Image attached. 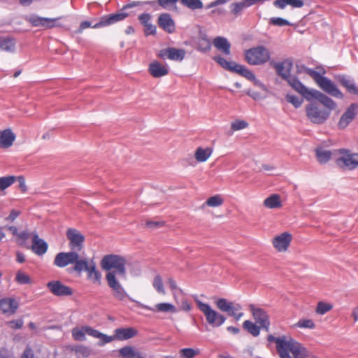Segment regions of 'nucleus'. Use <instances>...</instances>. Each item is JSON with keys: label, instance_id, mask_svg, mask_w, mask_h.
Instances as JSON below:
<instances>
[{"label": "nucleus", "instance_id": "nucleus-14", "mask_svg": "<svg viewBox=\"0 0 358 358\" xmlns=\"http://www.w3.org/2000/svg\"><path fill=\"white\" fill-rule=\"evenodd\" d=\"M78 257V252L71 250L69 252H61L56 255L54 259V265L59 268H64L69 264H73Z\"/></svg>", "mask_w": 358, "mask_h": 358}, {"label": "nucleus", "instance_id": "nucleus-61", "mask_svg": "<svg viewBox=\"0 0 358 358\" xmlns=\"http://www.w3.org/2000/svg\"><path fill=\"white\" fill-rule=\"evenodd\" d=\"M164 224L163 221H147L145 225L150 229H157L162 227Z\"/></svg>", "mask_w": 358, "mask_h": 358}, {"label": "nucleus", "instance_id": "nucleus-38", "mask_svg": "<svg viewBox=\"0 0 358 358\" xmlns=\"http://www.w3.org/2000/svg\"><path fill=\"white\" fill-rule=\"evenodd\" d=\"M113 294L114 297L120 301H124V299L128 298L130 301H134L136 303V300L131 298L124 289V287L122 286V285H119L118 287H115L113 289Z\"/></svg>", "mask_w": 358, "mask_h": 358}, {"label": "nucleus", "instance_id": "nucleus-40", "mask_svg": "<svg viewBox=\"0 0 358 358\" xmlns=\"http://www.w3.org/2000/svg\"><path fill=\"white\" fill-rule=\"evenodd\" d=\"M254 6L251 0H243L241 2L233 3L231 5V13L234 15L238 14L243 8Z\"/></svg>", "mask_w": 358, "mask_h": 358}, {"label": "nucleus", "instance_id": "nucleus-25", "mask_svg": "<svg viewBox=\"0 0 358 358\" xmlns=\"http://www.w3.org/2000/svg\"><path fill=\"white\" fill-rule=\"evenodd\" d=\"M18 303L11 298H4L0 300V310L7 315H13L17 309Z\"/></svg>", "mask_w": 358, "mask_h": 358}, {"label": "nucleus", "instance_id": "nucleus-21", "mask_svg": "<svg viewBox=\"0 0 358 358\" xmlns=\"http://www.w3.org/2000/svg\"><path fill=\"white\" fill-rule=\"evenodd\" d=\"M48 248V243L43 239L40 238L36 232L32 233V252L38 256H43L46 253Z\"/></svg>", "mask_w": 358, "mask_h": 358}, {"label": "nucleus", "instance_id": "nucleus-57", "mask_svg": "<svg viewBox=\"0 0 358 358\" xmlns=\"http://www.w3.org/2000/svg\"><path fill=\"white\" fill-rule=\"evenodd\" d=\"M197 49L201 52H207L211 48V42L210 40H201L199 39L197 44Z\"/></svg>", "mask_w": 358, "mask_h": 358}, {"label": "nucleus", "instance_id": "nucleus-15", "mask_svg": "<svg viewBox=\"0 0 358 358\" xmlns=\"http://www.w3.org/2000/svg\"><path fill=\"white\" fill-rule=\"evenodd\" d=\"M128 14L122 10L120 13H113L108 15H103L101 17L99 22L92 26L93 29H99L113 24L115 22L122 21L127 17Z\"/></svg>", "mask_w": 358, "mask_h": 358}, {"label": "nucleus", "instance_id": "nucleus-1", "mask_svg": "<svg viewBox=\"0 0 358 358\" xmlns=\"http://www.w3.org/2000/svg\"><path fill=\"white\" fill-rule=\"evenodd\" d=\"M337 162L345 171H352L358 167V152L342 148L337 150Z\"/></svg>", "mask_w": 358, "mask_h": 358}, {"label": "nucleus", "instance_id": "nucleus-58", "mask_svg": "<svg viewBox=\"0 0 358 358\" xmlns=\"http://www.w3.org/2000/svg\"><path fill=\"white\" fill-rule=\"evenodd\" d=\"M270 23L278 27H285L290 24L288 20L282 17H272L270 19Z\"/></svg>", "mask_w": 358, "mask_h": 358}, {"label": "nucleus", "instance_id": "nucleus-39", "mask_svg": "<svg viewBox=\"0 0 358 358\" xmlns=\"http://www.w3.org/2000/svg\"><path fill=\"white\" fill-rule=\"evenodd\" d=\"M234 73H236L250 81L255 80V75L253 72L243 65L238 64Z\"/></svg>", "mask_w": 358, "mask_h": 358}, {"label": "nucleus", "instance_id": "nucleus-50", "mask_svg": "<svg viewBox=\"0 0 358 358\" xmlns=\"http://www.w3.org/2000/svg\"><path fill=\"white\" fill-rule=\"evenodd\" d=\"M15 280L20 285H27L31 283V280L29 276L21 271H18L16 273Z\"/></svg>", "mask_w": 358, "mask_h": 358}, {"label": "nucleus", "instance_id": "nucleus-36", "mask_svg": "<svg viewBox=\"0 0 358 358\" xmlns=\"http://www.w3.org/2000/svg\"><path fill=\"white\" fill-rule=\"evenodd\" d=\"M243 328L252 336L257 337L260 334L262 327L250 320H245L243 323Z\"/></svg>", "mask_w": 358, "mask_h": 358}, {"label": "nucleus", "instance_id": "nucleus-44", "mask_svg": "<svg viewBox=\"0 0 358 358\" xmlns=\"http://www.w3.org/2000/svg\"><path fill=\"white\" fill-rule=\"evenodd\" d=\"M199 352V349L186 348L180 350L179 355L180 358H194Z\"/></svg>", "mask_w": 358, "mask_h": 358}, {"label": "nucleus", "instance_id": "nucleus-23", "mask_svg": "<svg viewBox=\"0 0 358 358\" xmlns=\"http://www.w3.org/2000/svg\"><path fill=\"white\" fill-rule=\"evenodd\" d=\"M158 25L165 31L171 34L176 30L175 22L169 13H162L158 17Z\"/></svg>", "mask_w": 358, "mask_h": 358}, {"label": "nucleus", "instance_id": "nucleus-52", "mask_svg": "<svg viewBox=\"0 0 358 358\" xmlns=\"http://www.w3.org/2000/svg\"><path fill=\"white\" fill-rule=\"evenodd\" d=\"M152 286L157 291L158 293L162 294H165L162 278L159 275H157L155 277L152 282Z\"/></svg>", "mask_w": 358, "mask_h": 358}, {"label": "nucleus", "instance_id": "nucleus-26", "mask_svg": "<svg viewBox=\"0 0 358 358\" xmlns=\"http://www.w3.org/2000/svg\"><path fill=\"white\" fill-rule=\"evenodd\" d=\"M15 134L10 129H6L3 131H0V148H8L12 146L15 140Z\"/></svg>", "mask_w": 358, "mask_h": 358}, {"label": "nucleus", "instance_id": "nucleus-13", "mask_svg": "<svg viewBox=\"0 0 358 358\" xmlns=\"http://www.w3.org/2000/svg\"><path fill=\"white\" fill-rule=\"evenodd\" d=\"M47 287L50 292L55 296L62 297L68 296L73 294L72 289L64 285L59 280H52L47 283Z\"/></svg>", "mask_w": 358, "mask_h": 358}, {"label": "nucleus", "instance_id": "nucleus-33", "mask_svg": "<svg viewBox=\"0 0 358 358\" xmlns=\"http://www.w3.org/2000/svg\"><path fill=\"white\" fill-rule=\"evenodd\" d=\"M338 80L341 85L345 87L349 93L358 95V87L352 79L345 76H340Z\"/></svg>", "mask_w": 358, "mask_h": 358}, {"label": "nucleus", "instance_id": "nucleus-11", "mask_svg": "<svg viewBox=\"0 0 358 358\" xmlns=\"http://www.w3.org/2000/svg\"><path fill=\"white\" fill-rule=\"evenodd\" d=\"M306 115L312 122L320 124L327 119L329 113L319 109L314 103H311L306 106Z\"/></svg>", "mask_w": 358, "mask_h": 358}, {"label": "nucleus", "instance_id": "nucleus-24", "mask_svg": "<svg viewBox=\"0 0 358 358\" xmlns=\"http://www.w3.org/2000/svg\"><path fill=\"white\" fill-rule=\"evenodd\" d=\"M291 241V234L287 232H284L273 238V245L278 251H285L289 245Z\"/></svg>", "mask_w": 358, "mask_h": 358}, {"label": "nucleus", "instance_id": "nucleus-49", "mask_svg": "<svg viewBox=\"0 0 358 358\" xmlns=\"http://www.w3.org/2000/svg\"><path fill=\"white\" fill-rule=\"evenodd\" d=\"M333 308V305L323 301H320L317 303L315 312L320 315H323Z\"/></svg>", "mask_w": 358, "mask_h": 358}, {"label": "nucleus", "instance_id": "nucleus-18", "mask_svg": "<svg viewBox=\"0 0 358 358\" xmlns=\"http://www.w3.org/2000/svg\"><path fill=\"white\" fill-rule=\"evenodd\" d=\"M286 81L295 91L301 94L304 99L307 101L310 100L314 89L307 88L295 76H292Z\"/></svg>", "mask_w": 358, "mask_h": 358}, {"label": "nucleus", "instance_id": "nucleus-62", "mask_svg": "<svg viewBox=\"0 0 358 358\" xmlns=\"http://www.w3.org/2000/svg\"><path fill=\"white\" fill-rule=\"evenodd\" d=\"M138 20H139L141 24H143V26H145V24H148L150 22V21L151 20V15L149 13H145L141 14L138 16Z\"/></svg>", "mask_w": 358, "mask_h": 358}, {"label": "nucleus", "instance_id": "nucleus-47", "mask_svg": "<svg viewBox=\"0 0 358 358\" xmlns=\"http://www.w3.org/2000/svg\"><path fill=\"white\" fill-rule=\"evenodd\" d=\"M116 275L117 274L115 273V271H108L106 275L108 285L111 289L115 287H118L121 285L120 282L117 280Z\"/></svg>", "mask_w": 358, "mask_h": 358}, {"label": "nucleus", "instance_id": "nucleus-54", "mask_svg": "<svg viewBox=\"0 0 358 358\" xmlns=\"http://www.w3.org/2000/svg\"><path fill=\"white\" fill-rule=\"evenodd\" d=\"M74 350L78 357H87L91 354V350L87 346L77 345Z\"/></svg>", "mask_w": 358, "mask_h": 358}, {"label": "nucleus", "instance_id": "nucleus-12", "mask_svg": "<svg viewBox=\"0 0 358 358\" xmlns=\"http://www.w3.org/2000/svg\"><path fill=\"white\" fill-rule=\"evenodd\" d=\"M59 18H48L41 17L36 14H31L25 17V20L30 23L33 27H42L46 29H51L57 26L56 21Z\"/></svg>", "mask_w": 358, "mask_h": 358}, {"label": "nucleus", "instance_id": "nucleus-48", "mask_svg": "<svg viewBox=\"0 0 358 358\" xmlns=\"http://www.w3.org/2000/svg\"><path fill=\"white\" fill-rule=\"evenodd\" d=\"M116 275L117 274L115 273V271H108L106 275L108 285L111 289L115 287H118L121 285L120 282L117 280Z\"/></svg>", "mask_w": 358, "mask_h": 358}, {"label": "nucleus", "instance_id": "nucleus-63", "mask_svg": "<svg viewBox=\"0 0 358 358\" xmlns=\"http://www.w3.org/2000/svg\"><path fill=\"white\" fill-rule=\"evenodd\" d=\"M144 27H145V34L146 36L154 35L156 34L157 28L151 22H150L148 24H145Z\"/></svg>", "mask_w": 358, "mask_h": 358}, {"label": "nucleus", "instance_id": "nucleus-10", "mask_svg": "<svg viewBox=\"0 0 358 358\" xmlns=\"http://www.w3.org/2000/svg\"><path fill=\"white\" fill-rule=\"evenodd\" d=\"M249 308L257 324L265 331L268 332L270 329V320L268 313L262 308L256 307L250 304Z\"/></svg>", "mask_w": 358, "mask_h": 358}, {"label": "nucleus", "instance_id": "nucleus-51", "mask_svg": "<svg viewBox=\"0 0 358 358\" xmlns=\"http://www.w3.org/2000/svg\"><path fill=\"white\" fill-rule=\"evenodd\" d=\"M223 203V199L220 195H215L209 199L204 203V205H207L210 207H218Z\"/></svg>", "mask_w": 358, "mask_h": 358}, {"label": "nucleus", "instance_id": "nucleus-20", "mask_svg": "<svg viewBox=\"0 0 358 358\" xmlns=\"http://www.w3.org/2000/svg\"><path fill=\"white\" fill-rule=\"evenodd\" d=\"M184 49H178L176 48H167L159 51L158 56L162 59L168 58L173 61L181 62L185 56Z\"/></svg>", "mask_w": 358, "mask_h": 358}, {"label": "nucleus", "instance_id": "nucleus-19", "mask_svg": "<svg viewBox=\"0 0 358 358\" xmlns=\"http://www.w3.org/2000/svg\"><path fill=\"white\" fill-rule=\"evenodd\" d=\"M277 73L285 80H287L290 77L291 71L293 67V62L291 59H286L281 62L273 63Z\"/></svg>", "mask_w": 358, "mask_h": 358}, {"label": "nucleus", "instance_id": "nucleus-28", "mask_svg": "<svg viewBox=\"0 0 358 358\" xmlns=\"http://www.w3.org/2000/svg\"><path fill=\"white\" fill-rule=\"evenodd\" d=\"M314 100L320 101L329 109H333L334 107V102L331 99L316 90L313 92L309 101Z\"/></svg>", "mask_w": 358, "mask_h": 358}, {"label": "nucleus", "instance_id": "nucleus-3", "mask_svg": "<svg viewBox=\"0 0 358 358\" xmlns=\"http://www.w3.org/2000/svg\"><path fill=\"white\" fill-rule=\"evenodd\" d=\"M196 303L200 311L205 315L206 322L211 327H219L225 322L226 317L213 309L208 303H203L199 300H196Z\"/></svg>", "mask_w": 358, "mask_h": 358}, {"label": "nucleus", "instance_id": "nucleus-56", "mask_svg": "<svg viewBox=\"0 0 358 358\" xmlns=\"http://www.w3.org/2000/svg\"><path fill=\"white\" fill-rule=\"evenodd\" d=\"M296 326L299 328H306L313 329L315 328V323L312 320L310 319H301L299 320Z\"/></svg>", "mask_w": 358, "mask_h": 358}, {"label": "nucleus", "instance_id": "nucleus-60", "mask_svg": "<svg viewBox=\"0 0 358 358\" xmlns=\"http://www.w3.org/2000/svg\"><path fill=\"white\" fill-rule=\"evenodd\" d=\"M248 124L244 120H236L231 123V127L234 131H238L245 129L248 127Z\"/></svg>", "mask_w": 358, "mask_h": 358}, {"label": "nucleus", "instance_id": "nucleus-64", "mask_svg": "<svg viewBox=\"0 0 358 358\" xmlns=\"http://www.w3.org/2000/svg\"><path fill=\"white\" fill-rule=\"evenodd\" d=\"M9 324L11 328L15 329H19L22 327L24 322L22 319H18L10 321Z\"/></svg>", "mask_w": 358, "mask_h": 358}, {"label": "nucleus", "instance_id": "nucleus-8", "mask_svg": "<svg viewBox=\"0 0 358 358\" xmlns=\"http://www.w3.org/2000/svg\"><path fill=\"white\" fill-rule=\"evenodd\" d=\"M71 334L73 338L76 341H85L86 334L101 341L102 333L88 325L74 327L72 329Z\"/></svg>", "mask_w": 358, "mask_h": 358}, {"label": "nucleus", "instance_id": "nucleus-31", "mask_svg": "<svg viewBox=\"0 0 358 358\" xmlns=\"http://www.w3.org/2000/svg\"><path fill=\"white\" fill-rule=\"evenodd\" d=\"M213 150V148L210 147L206 148H197L194 154L196 160L199 162H205L211 156Z\"/></svg>", "mask_w": 358, "mask_h": 358}, {"label": "nucleus", "instance_id": "nucleus-6", "mask_svg": "<svg viewBox=\"0 0 358 358\" xmlns=\"http://www.w3.org/2000/svg\"><path fill=\"white\" fill-rule=\"evenodd\" d=\"M306 73L309 75L324 92L331 95L336 94V85L331 80L322 76L320 72L313 69L307 68L306 69Z\"/></svg>", "mask_w": 358, "mask_h": 358}, {"label": "nucleus", "instance_id": "nucleus-27", "mask_svg": "<svg viewBox=\"0 0 358 358\" xmlns=\"http://www.w3.org/2000/svg\"><path fill=\"white\" fill-rule=\"evenodd\" d=\"M273 6L280 10H284L287 6L292 8H299L304 6V1L303 0H275L273 1Z\"/></svg>", "mask_w": 358, "mask_h": 358}, {"label": "nucleus", "instance_id": "nucleus-29", "mask_svg": "<svg viewBox=\"0 0 358 358\" xmlns=\"http://www.w3.org/2000/svg\"><path fill=\"white\" fill-rule=\"evenodd\" d=\"M149 72L154 78H160L168 74L169 71L166 67L158 62H154L149 66Z\"/></svg>", "mask_w": 358, "mask_h": 358}, {"label": "nucleus", "instance_id": "nucleus-17", "mask_svg": "<svg viewBox=\"0 0 358 358\" xmlns=\"http://www.w3.org/2000/svg\"><path fill=\"white\" fill-rule=\"evenodd\" d=\"M329 146V142H323L315 148V157L320 164H325L331 159L333 151Z\"/></svg>", "mask_w": 358, "mask_h": 358}, {"label": "nucleus", "instance_id": "nucleus-9", "mask_svg": "<svg viewBox=\"0 0 358 358\" xmlns=\"http://www.w3.org/2000/svg\"><path fill=\"white\" fill-rule=\"evenodd\" d=\"M66 237L69 241V248L71 250L78 252L83 248L85 236L78 229L69 228L66 232Z\"/></svg>", "mask_w": 358, "mask_h": 358}, {"label": "nucleus", "instance_id": "nucleus-59", "mask_svg": "<svg viewBox=\"0 0 358 358\" xmlns=\"http://www.w3.org/2000/svg\"><path fill=\"white\" fill-rule=\"evenodd\" d=\"M178 0H157V3L164 9H169L172 6H175Z\"/></svg>", "mask_w": 358, "mask_h": 358}, {"label": "nucleus", "instance_id": "nucleus-22", "mask_svg": "<svg viewBox=\"0 0 358 358\" xmlns=\"http://www.w3.org/2000/svg\"><path fill=\"white\" fill-rule=\"evenodd\" d=\"M136 303L141 308L151 310L153 312H161V313H176V307L170 303H157L154 307H151L141 303L140 301H136Z\"/></svg>", "mask_w": 358, "mask_h": 358}, {"label": "nucleus", "instance_id": "nucleus-41", "mask_svg": "<svg viewBox=\"0 0 358 358\" xmlns=\"http://www.w3.org/2000/svg\"><path fill=\"white\" fill-rule=\"evenodd\" d=\"M86 272H87L88 278L92 279L94 282L100 284L101 275L100 272L96 270V265L92 261L90 262V266L88 271H86Z\"/></svg>", "mask_w": 358, "mask_h": 358}, {"label": "nucleus", "instance_id": "nucleus-5", "mask_svg": "<svg viewBox=\"0 0 358 358\" xmlns=\"http://www.w3.org/2000/svg\"><path fill=\"white\" fill-rule=\"evenodd\" d=\"M138 334L136 329L133 327L128 328H117L114 330V334L113 336H108L102 333L101 341L98 342V345L103 346L104 345L109 343L115 340L117 341H125L130 339L136 336Z\"/></svg>", "mask_w": 358, "mask_h": 358}, {"label": "nucleus", "instance_id": "nucleus-55", "mask_svg": "<svg viewBox=\"0 0 358 358\" xmlns=\"http://www.w3.org/2000/svg\"><path fill=\"white\" fill-rule=\"evenodd\" d=\"M285 99L288 103H292L296 108H299L303 103V99L292 94H287Z\"/></svg>", "mask_w": 358, "mask_h": 358}, {"label": "nucleus", "instance_id": "nucleus-7", "mask_svg": "<svg viewBox=\"0 0 358 358\" xmlns=\"http://www.w3.org/2000/svg\"><path fill=\"white\" fill-rule=\"evenodd\" d=\"M358 115V103H352L348 106L341 115L337 127L341 130H345L355 119Z\"/></svg>", "mask_w": 358, "mask_h": 358}, {"label": "nucleus", "instance_id": "nucleus-34", "mask_svg": "<svg viewBox=\"0 0 358 358\" xmlns=\"http://www.w3.org/2000/svg\"><path fill=\"white\" fill-rule=\"evenodd\" d=\"M0 49L8 52H13L15 50V40L10 37H0Z\"/></svg>", "mask_w": 358, "mask_h": 358}, {"label": "nucleus", "instance_id": "nucleus-35", "mask_svg": "<svg viewBox=\"0 0 358 358\" xmlns=\"http://www.w3.org/2000/svg\"><path fill=\"white\" fill-rule=\"evenodd\" d=\"M214 61L219 64L223 69L231 72H234L237 63L235 62H229L224 57L218 55L213 57Z\"/></svg>", "mask_w": 358, "mask_h": 358}, {"label": "nucleus", "instance_id": "nucleus-46", "mask_svg": "<svg viewBox=\"0 0 358 358\" xmlns=\"http://www.w3.org/2000/svg\"><path fill=\"white\" fill-rule=\"evenodd\" d=\"M233 303V302L229 301L227 299L224 298H220L218 299L215 301V305L217 308L222 311L227 313L231 309V306Z\"/></svg>", "mask_w": 358, "mask_h": 358}, {"label": "nucleus", "instance_id": "nucleus-42", "mask_svg": "<svg viewBox=\"0 0 358 358\" xmlns=\"http://www.w3.org/2000/svg\"><path fill=\"white\" fill-rule=\"evenodd\" d=\"M241 309L242 306L241 304L233 303L231 306V309L227 313L229 316H231L234 317L236 321H238L243 316V313L241 311Z\"/></svg>", "mask_w": 358, "mask_h": 358}, {"label": "nucleus", "instance_id": "nucleus-53", "mask_svg": "<svg viewBox=\"0 0 358 358\" xmlns=\"http://www.w3.org/2000/svg\"><path fill=\"white\" fill-rule=\"evenodd\" d=\"M119 352L123 358H135L136 351H134L132 347L126 346L122 348L119 350Z\"/></svg>", "mask_w": 358, "mask_h": 358}, {"label": "nucleus", "instance_id": "nucleus-16", "mask_svg": "<svg viewBox=\"0 0 358 358\" xmlns=\"http://www.w3.org/2000/svg\"><path fill=\"white\" fill-rule=\"evenodd\" d=\"M294 341L292 338L286 336H282L280 340H278L276 350L280 358H292L289 352Z\"/></svg>", "mask_w": 358, "mask_h": 358}, {"label": "nucleus", "instance_id": "nucleus-2", "mask_svg": "<svg viewBox=\"0 0 358 358\" xmlns=\"http://www.w3.org/2000/svg\"><path fill=\"white\" fill-rule=\"evenodd\" d=\"M245 57L246 62L250 65H262L270 59L271 54L266 48L259 45L247 50Z\"/></svg>", "mask_w": 358, "mask_h": 358}, {"label": "nucleus", "instance_id": "nucleus-43", "mask_svg": "<svg viewBox=\"0 0 358 358\" xmlns=\"http://www.w3.org/2000/svg\"><path fill=\"white\" fill-rule=\"evenodd\" d=\"M290 352L293 355L294 358H303L305 356L304 348L295 340L291 348Z\"/></svg>", "mask_w": 358, "mask_h": 358}, {"label": "nucleus", "instance_id": "nucleus-37", "mask_svg": "<svg viewBox=\"0 0 358 358\" xmlns=\"http://www.w3.org/2000/svg\"><path fill=\"white\" fill-rule=\"evenodd\" d=\"M73 264V269L75 271L78 273L88 271L89 267L90 266V262H88L87 259L84 257H80L78 254L77 260Z\"/></svg>", "mask_w": 358, "mask_h": 358}, {"label": "nucleus", "instance_id": "nucleus-45", "mask_svg": "<svg viewBox=\"0 0 358 358\" xmlns=\"http://www.w3.org/2000/svg\"><path fill=\"white\" fill-rule=\"evenodd\" d=\"M16 181V177L14 176H6L0 177V191H3Z\"/></svg>", "mask_w": 358, "mask_h": 358}, {"label": "nucleus", "instance_id": "nucleus-4", "mask_svg": "<svg viewBox=\"0 0 358 358\" xmlns=\"http://www.w3.org/2000/svg\"><path fill=\"white\" fill-rule=\"evenodd\" d=\"M103 269L110 271L115 269V273L124 276L126 273V260L124 257L116 255H108L103 257L101 262Z\"/></svg>", "mask_w": 358, "mask_h": 358}, {"label": "nucleus", "instance_id": "nucleus-30", "mask_svg": "<svg viewBox=\"0 0 358 358\" xmlns=\"http://www.w3.org/2000/svg\"><path fill=\"white\" fill-rule=\"evenodd\" d=\"M214 46L226 55H230L231 44L224 37L217 36L213 41Z\"/></svg>", "mask_w": 358, "mask_h": 358}, {"label": "nucleus", "instance_id": "nucleus-32", "mask_svg": "<svg viewBox=\"0 0 358 358\" xmlns=\"http://www.w3.org/2000/svg\"><path fill=\"white\" fill-rule=\"evenodd\" d=\"M264 206L269 209L279 208L282 206L280 197L277 194H273L264 201Z\"/></svg>", "mask_w": 358, "mask_h": 358}]
</instances>
